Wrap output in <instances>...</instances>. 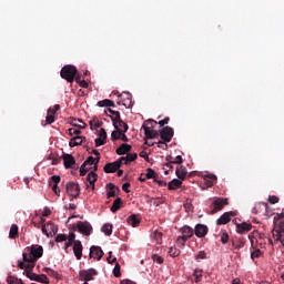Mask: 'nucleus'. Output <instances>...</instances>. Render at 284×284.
I'll use <instances>...</instances> for the list:
<instances>
[{"mask_svg":"<svg viewBox=\"0 0 284 284\" xmlns=\"http://www.w3.org/2000/svg\"><path fill=\"white\" fill-rule=\"evenodd\" d=\"M154 123H156V121H154V120L144 121L142 129L144 130V134H145L146 139H158L159 135L161 136L159 131L152 129V128H154Z\"/></svg>","mask_w":284,"mask_h":284,"instance_id":"nucleus-4","label":"nucleus"},{"mask_svg":"<svg viewBox=\"0 0 284 284\" xmlns=\"http://www.w3.org/2000/svg\"><path fill=\"white\" fill-rule=\"evenodd\" d=\"M263 256V252L261 250L256 248L255 251L251 252V258L254 261L255 258H261Z\"/></svg>","mask_w":284,"mask_h":284,"instance_id":"nucleus-42","label":"nucleus"},{"mask_svg":"<svg viewBox=\"0 0 284 284\" xmlns=\"http://www.w3.org/2000/svg\"><path fill=\"white\" fill-rule=\"evenodd\" d=\"M99 108H116V104H114V101L110 99H104L98 102Z\"/></svg>","mask_w":284,"mask_h":284,"instance_id":"nucleus-28","label":"nucleus"},{"mask_svg":"<svg viewBox=\"0 0 284 284\" xmlns=\"http://www.w3.org/2000/svg\"><path fill=\"white\" fill-rule=\"evenodd\" d=\"M175 174L180 181H185L187 176V169L183 165L178 166L175 170Z\"/></svg>","mask_w":284,"mask_h":284,"instance_id":"nucleus-20","label":"nucleus"},{"mask_svg":"<svg viewBox=\"0 0 284 284\" xmlns=\"http://www.w3.org/2000/svg\"><path fill=\"white\" fill-rule=\"evenodd\" d=\"M181 185H183V181L179 180V179H174L171 182H169V190H179V187H181Z\"/></svg>","mask_w":284,"mask_h":284,"instance_id":"nucleus-29","label":"nucleus"},{"mask_svg":"<svg viewBox=\"0 0 284 284\" xmlns=\"http://www.w3.org/2000/svg\"><path fill=\"white\" fill-rule=\"evenodd\" d=\"M121 168V162L118 160L115 162L106 163L103 168L105 174H114Z\"/></svg>","mask_w":284,"mask_h":284,"instance_id":"nucleus-14","label":"nucleus"},{"mask_svg":"<svg viewBox=\"0 0 284 284\" xmlns=\"http://www.w3.org/2000/svg\"><path fill=\"white\" fill-rule=\"evenodd\" d=\"M77 67L72 64L64 65L60 71V77L64 79V81H68V83L74 82V77H77Z\"/></svg>","mask_w":284,"mask_h":284,"instance_id":"nucleus-3","label":"nucleus"},{"mask_svg":"<svg viewBox=\"0 0 284 284\" xmlns=\"http://www.w3.org/2000/svg\"><path fill=\"white\" fill-rule=\"evenodd\" d=\"M106 196L108 199H114V196H116V193L119 192V187H116V185L109 183L106 184Z\"/></svg>","mask_w":284,"mask_h":284,"instance_id":"nucleus-23","label":"nucleus"},{"mask_svg":"<svg viewBox=\"0 0 284 284\" xmlns=\"http://www.w3.org/2000/svg\"><path fill=\"white\" fill-rule=\"evenodd\" d=\"M278 241H281L282 245L284 246V229H282L278 233Z\"/></svg>","mask_w":284,"mask_h":284,"instance_id":"nucleus-63","label":"nucleus"},{"mask_svg":"<svg viewBox=\"0 0 284 284\" xmlns=\"http://www.w3.org/2000/svg\"><path fill=\"white\" fill-rule=\"evenodd\" d=\"M77 227L78 232H80V234H84V236H90V234H92V224L88 221H78Z\"/></svg>","mask_w":284,"mask_h":284,"instance_id":"nucleus-8","label":"nucleus"},{"mask_svg":"<svg viewBox=\"0 0 284 284\" xmlns=\"http://www.w3.org/2000/svg\"><path fill=\"white\" fill-rule=\"evenodd\" d=\"M62 159L64 161V168L67 170H69L70 168H72V165L77 163V160H74V156L72 154L64 153L62 155Z\"/></svg>","mask_w":284,"mask_h":284,"instance_id":"nucleus-18","label":"nucleus"},{"mask_svg":"<svg viewBox=\"0 0 284 284\" xmlns=\"http://www.w3.org/2000/svg\"><path fill=\"white\" fill-rule=\"evenodd\" d=\"M252 230V223L243 222L241 224H236V232L239 234H246V232H250Z\"/></svg>","mask_w":284,"mask_h":284,"instance_id":"nucleus-19","label":"nucleus"},{"mask_svg":"<svg viewBox=\"0 0 284 284\" xmlns=\"http://www.w3.org/2000/svg\"><path fill=\"white\" fill-rule=\"evenodd\" d=\"M108 112L111 114L109 115L111 121L113 122L114 128H119V124H116V121L121 119V113L119 111H114L112 109H108Z\"/></svg>","mask_w":284,"mask_h":284,"instance_id":"nucleus-24","label":"nucleus"},{"mask_svg":"<svg viewBox=\"0 0 284 284\" xmlns=\"http://www.w3.org/2000/svg\"><path fill=\"white\" fill-rule=\"evenodd\" d=\"M69 242L73 243L77 241V235L74 233L69 234V236L67 237Z\"/></svg>","mask_w":284,"mask_h":284,"instance_id":"nucleus-64","label":"nucleus"},{"mask_svg":"<svg viewBox=\"0 0 284 284\" xmlns=\"http://www.w3.org/2000/svg\"><path fill=\"white\" fill-rule=\"evenodd\" d=\"M179 232H181L182 235L178 236L176 243L178 245H181L183 247L185 243H187L189 239H192L194 236V229L184 225L179 230Z\"/></svg>","mask_w":284,"mask_h":284,"instance_id":"nucleus-2","label":"nucleus"},{"mask_svg":"<svg viewBox=\"0 0 284 284\" xmlns=\"http://www.w3.org/2000/svg\"><path fill=\"white\" fill-rule=\"evenodd\" d=\"M90 258H97L98 261H101V258H103V250H101L100 246H91Z\"/></svg>","mask_w":284,"mask_h":284,"instance_id":"nucleus-17","label":"nucleus"},{"mask_svg":"<svg viewBox=\"0 0 284 284\" xmlns=\"http://www.w3.org/2000/svg\"><path fill=\"white\" fill-rule=\"evenodd\" d=\"M59 185V183H61V176L59 175H53L49 179V185Z\"/></svg>","mask_w":284,"mask_h":284,"instance_id":"nucleus-41","label":"nucleus"},{"mask_svg":"<svg viewBox=\"0 0 284 284\" xmlns=\"http://www.w3.org/2000/svg\"><path fill=\"white\" fill-rule=\"evenodd\" d=\"M45 121L48 125H52V123H54V115H52L51 113H47Z\"/></svg>","mask_w":284,"mask_h":284,"instance_id":"nucleus-54","label":"nucleus"},{"mask_svg":"<svg viewBox=\"0 0 284 284\" xmlns=\"http://www.w3.org/2000/svg\"><path fill=\"white\" fill-rule=\"evenodd\" d=\"M126 222L129 225H131L132 227H139V225L141 224V220L139 219V215L136 214H132L126 219Z\"/></svg>","mask_w":284,"mask_h":284,"instance_id":"nucleus-25","label":"nucleus"},{"mask_svg":"<svg viewBox=\"0 0 284 284\" xmlns=\"http://www.w3.org/2000/svg\"><path fill=\"white\" fill-rule=\"evenodd\" d=\"M136 159H139L136 153H129L126 156L120 158L118 163H120V165H128L129 163H132V161H136Z\"/></svg>","mask_w":284,"mask_h":284,"instance_id":"nucleus-16","label":"nucleus"},{"mask_svg":"<svg viewBox=\"0 0 284 284\" xmlns=\"http://www.w3.org/2000/svg\"><path fill=\"white\" fill-rule=\"evenodd\" d=\"M91 168L88 169L85 164L80 166V176H85L90 172Z\"/></svg>","mask_w":284,"mask_h":284,"instance_id":"nucleus-47","label":"nucleus"},{"mask_svg":"<svg viewBox=\"0 0 284 284\" xmlns=\"http://www.w3.org/2000/svg\"><path fill=\"white\" fill-rule=\"evenodd\" d=\"M173 136H174V129H172V126H164L160 131V139H162V141H164L165 143H170Z\"/></svg>","mask_w":284,"mask_h":284,"instance_id":"nucleus-9","label":"nucleus"},{"mask_svg":"<svg viewBox=\"0 0 284 284\" xmlns=\"http://www.w3.org/2000/svg\"><path fill=\"white\" fill-rule=\"evenodd\" d=\"M102 232L106 235V236H112V224H104L102 226Z\"/></svg>","mask_w":284,"mask_h":284,"instance_id":"nucleus-40","label":"nucleus"},{"mask_svg":"<svg viewBox=\"0 0 284 284\" xmlns=\"http://www.w3.org/2000/svg\"><path fill=\"white\" fill-rule=\"evenodd\" d=\"M152 261H154V263H159V265H161L163 263V257H161L159 254H154L152 256Z\"/></svg>","mask_w":284,"mask_h":284,"instance_id":"nucleus-53","label":"nucleus"},{"mask_svg":"<svg viewBox=\"0 0 284 284\" xmlns=\"http://www.w3.org/2000/svg\"><path fill=\"white\" fill-rule=\"evenodd\" d=\"M116 125L118 128H115V130H122V132H128V130H130V126H128V123L121 120V118L116 120Z\"/></svg>","mask_w":284,"mask_h":284,"instance_id":"nucleus-32","label":"nucleus"},{"mask_svg":"<svg viewBox=\"0 0 284 284\" xmlns=\"http://www.w3.org/2000/svg\"><path fill=\"white\" fill-rule=\"evenodd\" d=\"M57 232H59V227L54 223L48 222L47 224H42V234H45V236H55Z\"/></svg>","mask_w":284,"mask_h":284,"instance_id":"nucleus-11","label":"nucleus"},{"mask_svg":"<svg viewBox=\"0 0 284 284\" xmlns=\"http://www.w3.org/2000/svg\"><path fill=\"white\" fill-rule=\"evenodd\" d=\"M230 202L227 197H214L211 202V214H216V212H221L225 205H229Z\"/></svg>","mask_w":284,"mask_h":284,"instance_id":"nucleus-5","label":"nucleus"},{"mask_svg":"<svg viewBox=\"0 0 284 284\" xmlns=\"http://www.w3.org/2000/svg\"><path fill=\"white\" fill-rule=\"evenodd\" d=\"M17 236H19V226L12 224L9 231V239H17Z\"/></svg>","mask_w":284,"mask_h":284,"instance_id":"nucleus-33","label":"nucleus"},{"mask_svg":"<svg viewBox=\"0 0 284 284\" xmlns=\"http://www.w3.org/2000/svg\"><path fill=\"white\" fill-rule=\"evenodd\" d=\"M27 252L29 253H22L23 262L27 263L28 270H34L37 261L43 256V246L39 244H32L30 247H27Z\"/></svg>","mask_w":284,"mask_h":284,"instance_id":"nucleus-1","label":"nucleus"},{"mask_svg":"<svg viewBox=\"0 0 284 284\" xmlns=\"http://www.w3.org/2000/svg\"><path fill=\"white\" fill-rule=\"evenodd\" d=\"M172 163H174V165H181L183 163V156L178 155Z\"/></svg>","mask_w":284,"mask_h":284,"instance_id":"nucleus-58","label":"nucleus"},{"mask_svg":"<svg viewBox=\"0 0 284 284\" xmlns=\"http://www.w3.org/2000/svg\"><path fill=\"white\" fill-rule=\"evenodd\" d=\"M100 159H101V158L94 159L93 156H89V158L83 162V164L87 165V166H88V165H94L95 163H99Z\"/></svg>","mask_w":284,"mask_h":284,"instance_id":"nucleus-38","label":"nucleus"},{"mask_svg":"<svg viewBox=\"0 0 284 284\" xmlns=\"http://www.w3.org/2000/svg\"><path fill=\"white\" fill-rule=\"evenodd\" d=\"M268 202H270L272 205L278 203V196H276V195H271V196L268 197Z\"/></svg>","mask_w":284,"mask_h":284,"instance_id":"nucleus-59","label":"nucleus"},{"mask_svg":"<svg viewBox=\"0 0 284 284\" xmlns=\"http://www.w3.org/2000/svg\"><path fill=\"white\" fill-rule=\"evenodd\" d=\"M99 136L100 139H108V133L105 132V129H100Z\"/></svg>","mask_w":284,"mask_h":284,"instance_id":"nucleus-62","label":"nucleus"},{"mask_svg":"<svg viewBox=\"0 0 284 284\" xmlns=\"http://www.w3.org/2000/svg\"><path fill=\"white\" fill-rule=\"evenodd\" d=\"M155 174H156V171H154V169H146L145 178L154 179Z\"/></svg>","mask_w":284,"mask_h":284,"instance_id":"nucleus-48","label":"nucleus"},{"mask_svg":"<svg viewBox=\"0 0 284 284\" xmlns=\"http://www.w3.org/2000/svg\"><path fill=\"white\" fill-rule=\"evenodd\" d=\"M83 141H85V136L75 135L70 140L69 145L70 148H77V145H81Z\"/></svg>","mask_w":284,"mask_h":284,"instance_id":"nucleus-26","label":"nucleus"},{"mask_svg":"<svg viewBox=\"0 0 284 284\" xmlns=\"http://www.w3.org/2000/svg\"><path fill=\"white\" fill-rule=\"evenodd\" d=\"M118 105H124V108H128V109L134 105V102H132V95L130 94V92L119 95Z\"/></svg>","mask_w":284,"mask_h":284,"instance_id":"nucleus-10","label":"nucleus"},{"mask_svg":"<svg viewBox=\"0 0 284 284\" xmlns=\"http://www.w3.org/2000/svg\"><path fill=\"white\" fill-rule=\"evenodd\" d=\"M67 194L72 199H79V194H81V186L77 182H69L65 186Z\"/></svg>","mask_w":284,"mask_h":284,"instance_id":"nucleus-6","label":"nucleus"},{"mask_svg":"<svg viewBox=\"0 0 284 284\" xmlns=\"http://www.w3.org/2000/svg\"><path fill=\"white\" fill-rule=\"evenodd\" d=\"M123 131L121 129H116L111 133V141H119L121 139V133Z\"/></svg>","mask_w":284,"mask_h":284,"instance_id":"nucleus-37","label":"nucleus"},{"mask_svg":"<svg viewBox=\"0 0 284 284\" xmlns=\"http://www.w3.org/2000/svg\"><path fill=\"white\" fill-rule=\"evenodd\" d=\"M158 148H161L162 150H168V143L165 141H159L156 143Z\"/></svg>","mask_w":284,"mask_h":284,"instance_id":"nucleus-61","label":"nucleus"},{"mask_svg":"<svg viewBox=\"0 0 284 284\" xmlns=\"http://www.w3.org/2000/svg\"><path fill=\"white\" fill-rule=\"evenodd\" d=\"M98 274L99 272L94 268L82 270L79 272L80 281H84V283H88V281H94V276Z\"/></svg>","mask_w":284,"mask_h":284,"instance_id":"nucleus-7","label":"nucleus"},{"mask_svg":"<svg viewBox=\"0 0 284 284\" xmlns=\"http://www.w3.org/2000/svg\"><path fill=\"white\" fill-rule=\"evenodd\" d=\"M233 245L235 246V250H242V247H245V241L240 240L237 242H233Z\"/></svg>","mask_w":284,"mask_h":284,"instance_id":"nucleus-50","label":"nucleus"},{"mask_svg":"<svg viewBox=\"0 0 284 284\" xmlns=\"http://www.w3.org/2000/svg\"><path fill=\"white\" fill-rule=\"evenodd\" d=\"M18 281H19V278H17V277H14V276H12V275H9V276L7 277V283H8V284H17Z\"/></svg>","mask_w":284,"mask_h":284,"instance_id":"nucleus-55","label":"nucleus"},{"mask_svg":"<svg viewBox=\"0 0 284 284\" xmlns=\"http://www.w3.org/2000/svg\"><path fill=\"white\" fill-rule=\"evenodd\" d=\"M90 129L91 130H97V128H101V125H103V122L99 121L98 118H93L90 122H89Z\"/></svg>","mask_w":284,"mask_h":284,"instance_id":"nucleus-34","label":"nucleus"},{"mask_svg":"<svg viewBox=\"0 0 284 284\" xmlns=\"http://www.w3.org/2000/svg\"><path fill=\"white\" fill-rule=\"evenodd\" d=\"M61 110V105L54 104L53 108L48 109V114H52L53 116Z\"/></svg>","mask_w":284,"mask_h":284,"instance_id":"nucleus-43","label":"nucleus"},{"mask_svg":"<svg viewBox=\"0 0 284 284\" xmlns=\"http://www.w3.org/2000/svg\"><path fill=\"white\" fill-rule=\"evenodd\" d=\"M26 275L30 281H37V278H39V274L33 273L32 268H28V271H26Z\"/></svg>","mask_w":284,"mask_h":284,"instance_id":"nucleus-39","label":"nucleus"},{"mask_svg":"<svg viewBox=\"0 0 284 284\" xmlns=\"http://www.w3.org/2000/svg\"><path fill=\"white\" fill-rule=\"evenodd\" d=\"M113 276H115V278L121 276V265L119 263H116L113 268Z\"/></svg>","mask_w":284,"mask_h":284,"instance_id":"nucleus-45","label":"nucleus"},{"mask_svg":"<svg viewBox=\"0 0 284 284\" xmlns=\"http://www.w3.org/2000/svg\"><path fill=\"white\" fill-rule=\"evenodd\" d=\"M193 276L195 278V283H201V278H203V270L196 268L193 273Z\"/></svg>","mask_w":284,"mask_h":284,"instance_id":"nucleus-36","label":"nucleus"},{"mask_svg":"<svg viewBox=\"0 0 284 284\" xmlns=\"http://www.w3.org/2000/svg\"><path fill=\"white\" fill-rule=\"evenodd\" d=\"M106 140L103 138H97L95 139V148H101V145H105Z\"/></svg>","mask_w":284,"mask_h":284,"instance_id":"nucleus-51","label":"nucleus"},{"mask_svg":"<svg viewBox=\"0 0 284 284\" xmlns=\"http://www.w3.org/2000/svg\"><path fill=\"white\" fill-rule=\"evenodd\" d=\"M121 205H123V200L121 197L115 199L111 206V212L113 213L119 212V210L121 209Z\"/></svg>","mask_w":284,"mask_h":284,"instance_id":"nucleus-30","label":"nucleus"},{"mask_svg":"<svg viewBox=\"0 0 284 284\" xmlns=\"http://www.w3.org/2000/svg\"><path fill=\"white\" fill-rule=\"evenodd\" d=\"M169 254H170V256L176 257L181 254V251H179L174 247H171V248H169Z\"/></svg>","mask_w":284,"mask_h":284,"instance_id":"nucleus-52","label":"nucleus"},{"mask_svg":"<svg viewBox=\"0 0 284 284\" xmlns=\"http://www.w3.org/2000/svg\"><path fill=\"white\" fill-rule=\"evenodd\" d=\"M148 203H150V205H154V207H159V205H163L165 201L162 197H151L148 200Z\"/></svg>","mask_w":284,"mask_h":284,"instance_id":"nucleus-31","label":"nucleus"},{"mask_svg":"<svg viewBox=\"0 0 284 284\" xmlns=\"http://www.w3.org/2000/svg\"><path fill=\"white\" fill-rule=\"evenodd\" d=\"M207 232H209L207 225L196 224L193 231V234H195L197 239H205V236H207Z\"/></svg>","mask_w":284,"mask_h":284,"instance_id":"nucleus-13","label":"nucleus"},{"mask_svg":"<svg viewBox=\"0 0 284 284\" xmlns=\"http://www.w3.org/2000/svg\"><path fill=\"white\" fill-rule=\"evenodd\" d=\"M69 134H70V136H74V134L79 135V134H81V130L71 128V129H69Z\"/></svg>","mask_w":284,"mask_h":284,"instance_id":"nucleus-57","label":"nucleus"},{"mask_svg":"<svg viewBox=\"0 0 284 284\" xmlns=\"http://www.w3.org/2000/svg\"><path fill=\"white\" fill-rule=\"evenodd\" d=\"M73 254L78 261H81L83 256V244L81 241L77 240L73 244Z\"/></svg>","mask_w":284,"mask_h":284,"instance_id":"nucleus-15","label":"nucleus"},{"mask_svg":"<svg viewBox=\"0 0 284 284\" xmlns=\"http://www.w3.org/2000/svg\"><path fill=\"white\" fill-rule=\"evenodd\" d=\"M232 216H236L234 211L225 212L216 220V225H227L232 221Z\"/></svg>","mask_w":284,"mask_h":284,"instance_id":"nucleus-12","label":"nucleus"},{"mask_svg":"<svg viewBox=\"0 0 284 284\" xmlns=\"http://www.w3.org/2000/svg\"><path fill=\"white\" fill-rule=\"evenodd\" d=\"M63 241H68V235H65V234H58L55 236V243H63Z\"/></svg>","mask_w":284,"mask_h":284,"instance_id":"nucleus-49","label":"nucleus"},{"mask_svg":"<svg viewBox=\"0 0 284 284\" xmlns=\"http://www.w3.org/2000/svg\"><path fill=\"white\" fill-rule=\"evenodd\" d=\"M203 179L205 181V186L206 187H213L214 186V181H216V175L205 174V175H203Z\"/></svg>","mask_w":284,"mask_h":284,"instance_id":"nucleus-27","label":"nucleus"},{"mask_svg":"<svg viewBox=\"0 0 284 284\" xmlns=\"http://www.w3.org/2000/svg\"><path fill=\"white\" fill-rule=\"evenodd\" d=\"M115 152L116 154H119V156H123V154H128V152H132V145L128 143H123L116 149Z\"/></svg>","mask_w":284,"mask_h":284,"instance_id":"nucleus-22","label":"nucleus"},{"mask_svg":"<svg viewBox=\"0 0 284 284\" xmlns=\"http://www.w3.org/2000/svg\"><path fill=\"white\" fill-rule=\"evenodd\" d=\"M153 239L156 241V243H161V241H163V233L155 231L153 233Z\"/></svg>","mask_w":284,"mask_h":284,"instance_id":"nucleus-46","label":"nucleus"},{"mask_svg":"<svg viewBox=\"0 0 284 284\" xmlns=\"http://www.w3.org/2000/svg\"><path fill=\"white\" fill-rule=\"evenodd\" d=\"M98 179H99V175L94 171L89 172L87 176V181L91 190H94V183H97Z\"/></svg>","mask_w":284,"mask_h":284,"instance_id":"nucleus-21","label":"nucleus"},{"mask_svg":"<svg viewBox=\"0 0 284 284\" xmlns=\"http://www.w3.org/2000/svg\"><path fill=\"white\" fill-rule=\"evenodd\" d=\"M44 272L48 274V276H52V278H61V275H59V273L52 268L45 267Z\"/></svg>","mask_w":284,"mask_h":284,"instance_id":"nucleus-35","label":"nucleus"},{"mask_svg":"<svg viewBox=\"0 0 284 284\" xmlns=\"http://www.w3.org/2000/svg\"><path fill=\"white\" fill-rule=\"evenodd\" d=\"M207 255L205 254V251H200L199 254L195 256V260L199 261L200 258H206Z\"/></svg>","mask_w":284,"mask_h":284,"instance_id":"nucleus-60","label":"nucleus"},{"mask_svg":"<svg viewBox=\"0 0 284 284\" xmlns=\"http://www.w3.org/2000/svg\"><path fill=\"white\" fill-rule=\"evenodd\" d=\"M221 241H222L223 245H225L226 243L230 242V235L227 233H223L221 235Z\"/></svg>","mask_w":284,"mask_h":284,"instance_id":"nucleus-56","label":"nucleus"},{"mask_svg":"<svg viewBox=\"0 0 284 284\" xmlns=\"http://www.w3.org/2000/svg\"><path fill=\"white\" fill-rule=\"evenodd\" d=\"M36 281H37V283H44V284L50 283V281H48V276L45 274L38 275Z\"/></svg>","mask_w":284,"mask_h":284,"instance_id":"nucleus-44","label":"nucleus"}]
</instances>
